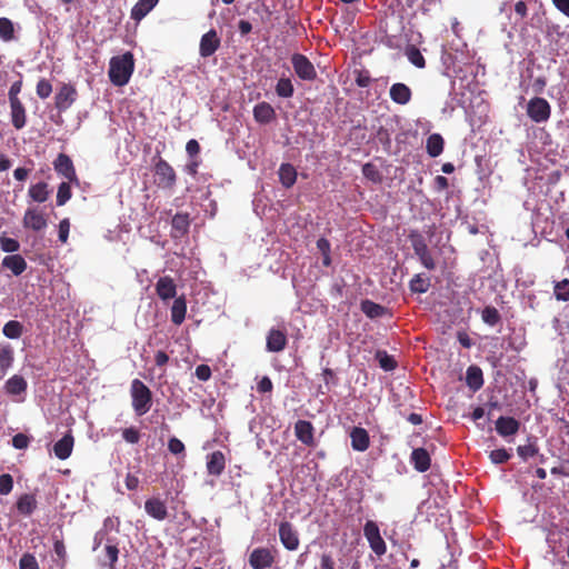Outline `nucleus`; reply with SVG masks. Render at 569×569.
I'll return each instance as SVG.
<instances>
[{"instance_id":"ddd939ff","label":"nucleus","mask_w":569,"mask_h":569,"mask_svg":"<svg viewBox=\"0 0 569 569\" xmlns=\"http://www.w3.org/2000/svg\"><path fill=\"white\" fill-rule=\"evenodd\" d=\"M54 170L68 179L69 182H78L73 162L66 153H60L53 162Z\"/></svg>"},{"instance_id":"2f4dec72","label":"nucleus","mask_w":569,"mask_h":569,"mask_svg":"<svg viewBox=\"0 0 569 569\" xmlns=\"http://www.w3.org/2000/svg\"><path fill=\"white\" fill-rule=\"evenodd\" d=\"M37 499L34 495L24 493L17 500V510L22 516H31L37 509Z\"/></svg>"},{"instance_id":"bb28decb","label":"nucleus","mask_w":569,"mask_h":569,"mask_svg":"<svg viewBox=\"0 0 569 569\" xmlns=\"http://www.w3.org/2000/svg\"><path fill=\"white\" fill-rule=\"evenodd\" d=\"M466 383L473 392L480 390L483 386V373L480 367L470 366L466 372Z\"/></svg>"},{"instance_id":"9b49d317","label":"nucleus","mask_w":569,"mask_h":569,"mask_svg":"<svg viewBox=\"0 0 569 569\" xmlns=\"http://www.w3.org/2000/svg\"><path fill=\"white\" fill-rule=\"evenodd\" d=\"M220 38L214 29H210L200 39L199 53L202 58L212 56L220 47Z\"/></svg>"},{"instance_id":"dca6fc26","label":"nucleus","mask_w":569,"mask_h":569,"mask_svg":"<svg viewBox=\"0 0 569 569\" xmlns=\"http://www.w3.org/2000/svg\"><path fill=\"white\" fill-rule=\"evenodd\" d=\"M189 213L178 212L171 220V237L173 239H181L188 234L190 228Z\"/></svg>"},{"instance_id":"4d7b16f0","label":"nucleus","mask_w":569,"mask_h":569,"mask_svg":"<svg viewBox=\"0 0 569 569\" xmlns=\"http://www.w3.org/2000/svg\"><path fill=\"white\" fill-rule=\"evenodd\" d=\"M122 438L126 442L136 445L140 441L141 435L136 427H129L122 430Z\"/></svg>"},{"instance_id":"6ab92c4d","label":"nucleus","mask_w":569,"mask_h":569,"mask_svg":"<svg viewBox=\"0 0 569 569\" xmlns=\"http://www.w3.org/2000/svg\"><path fill=\"white\" fill-rule=\"evenodd\" d=\"M288 339L284 331L270 329L267 335L266 348L269 352H280L287 346Z\"/></svg>"},{"instance_id":"7ed1b4c3","label":"nucleus","mask_w":569,"mask_h":569,"mask_svg":"<svg viewBox=\"0 0 569 569\" xmlns=\"http://www.w3.org/2000/svg\"><path fill=\"white\" fill-rule=\"evenodd\" d=\"M154 183L163 190H172L177 183V173L173 167L163 158L153 159Z\"/></svg>"},{"instance_id":"de8ad7c7","label":"nucleus","mask_w":569,"mask_h":569,"mask_svg":"<svg viewBox=\"0 0 569 569\" xmlns=\"http://www.w3.org/2000/svg\"><path fill=\"white\" fill-rule=\"evenodd\" d=\"M407 57H408V60L413 64L416 66L417 68H425L426 66V60H425V57L422 56V53L420 52V50L416 47H410L408 50H407Z\"/></svg>"},{"instance_id":"39448f33","label":"nucleus","mask_w":569,"mask_h":569,"mask_svg":"<svg viewBox=\"0 0 569 569\" xmlns=\"http://www.w3.org/2000/svg\"><path fill=\"white\" fill-rule=\"evenodd\" d=\"M527 116L536 123L547 122L551 117L550 103L541 97H535L527 103Z\"/></svg>"},{"instance_id":"2eb2a0df","label":"nucleus","mask_w":569,"mask_h":569,"mask_svg":"<svg viewBox=\"0 0 569 569\" xmlns=\"http://www.w3.org/2000/svg\"><path fill=\"white\" fill-rule=\"evenodd\" d=\"M295 433L299 441L308 447H313L315 442V428L308 420H298L295 425Z\"/></svg>"},{"instance_id":"603ef678","label":"nucleus","mask_w":569,"mask_h":569,"mask_svg":"<svg viewBox=\"0 0 569 569\" xmlns=\"http://www.w3.org/2000/svg\"><path fill=\"white\" fill-rule=\"evenodd\" d=\"M72 193L69 182H61L58 187L57 192V204L63 206L68 200H70Z\"/></svg>"},{"instance_id":"f3484780","label":"nucleus","mask_w":569,"mask_h":569,"mask_svg":"<svg viewBox=\"0 0 569 569\" xmlns=\"http://www.w3.org/2000/svg\"><path fill=\"white\" fill-rule=\"evenodd\" d=\"M252 113L254 121L259 124H269L277 118L276 110L266 101L257 103L253 107Z\"/></svg>"},{"instance_id":"bf43d9fd","label":"nucleus","mask_w":569,"mask_h":569,"mask_svg":"<svg viewBox=\"0 0 569 569\" xmlns=\"http://www.w3.org/2000/svg\"><path fill=\"white\" fill-rule=\"evenodd\" d=\"M13 488V479L11 475L3 473L0 476V495H9Z\"/></svg>"},{"instance_id":"09e8293b","label":"nucleus","mask_w":569,"mask_h":569,"mask_svg":"<svg viewBox=\"0 0 569 569\" xmlns=\"http://www.w3.org/2000/svg\"><path fill=\"white\" fill-rule=\"evenodd\" d=\"M353 76L356 84L360 88H367L372 82L370 72L366 69H356Z\"/></svg>"},{"instance_id":"0eeeda50","label":"nucleus","mask_w":569,"mask_h":569,"mask_svg":"<svg viewBox=\"0 0 569 569\" xmlns=\"http://www.w3.org/2000/svg\"><path fill=\"white\" fill-rule=\"evenodd\" d=\"M291 63L296 74L301 80L313 81L317 78V71L312 62L305 54L293 53Z\"/></svg>"},{"instance_id":"e2e57ef3","label":"nucleus","mask_w":569,"mask_h":569,"mask_svg":"<svg viewBox=\"0 0 569 569\" xmlns=\"http://www.w3.org/2000/svg\"><path fill=\"white\" fill-rule=\"evenodd\" d=\"M30 439L24 433H17L12 437V446L16 449H26L29 446Z\"/></svg>"},{"instance_id":"864d4df0","label":"nucleus","mask_w":569,"mask_h":569,"mask_svg":"<svg viewBox=\"0 0 569 569\" xmlns=\"http://www.w3.org/2000/svg\"><path fill=\"white\" fill-rule=\"evenodd\" d=\"M36 92L39 98L47 99L52 93V84L49 80L42 78L37 83Z\"/></svg>"},{"instance_id":"a19ab883","label":"nucleus","mask_w":569,"mask_h":569,"mask_svg":"<svg viewBox=\"0 0 569 569\" xmlns=\"http://www.w3.org/2000/svg\"><path fill=\"white\" fill-rule=\"evenodd\" d=\"M295 88L289 78H280L276 84V93L281 98H290L293 96Z\"/></svg>"},{"instance_id":"b1692460","label":"nucleus","mask_w":569,"mask_h":569,"mask_svg":"<svg viewBox=\"0 0 569 569\" xmlns=\"http://www.w3.org/2000/svg\"><path fill=\"white\" fill-rule=\"evenodd\" d=\"M410 461L413 468L419 472H426L431 466V458L425 448H416L412 450Z\"/></svg>"},{"instance_id":"f8f14e48","label":"nucleus","mask_w":569,"mask_h":569,"mask_svg":"<svg viewBox=\"0 0 569 569\" xmlns=\"http://www.w3.org/2000/svg\"><path fill=\"white\" fill-rule=\"evenodd\" d=\"M22 224L26 229L41 231L47 227V218L36 208H28L23 214Z\"/></svg>"},{"instance_id":"6e6d98bb","label":"nucleus","mask_w":569,"mask_h":569,"mask_svg":"<svg viewBox=\"0 0 569 569\" xmlns=\"http://www.w3.org/2000/svg\"><path fill=\"white\" fill-rule=\"evenodd\" d=\"M517 452L519 457H521L523 460H527L533 456H537L539 452V448L536 443H528L525 446H519L517 448Z\"/></svg>"},{"instance_id":"79ce46f5","label":"nucleus","mask_w":569,"mask_h":569,"mask_svg":"<svg viewBox=\"0 0 569 569\" xmlns=\"http://www.w3.org/2000/svg\"><path fill=\"white\" fill-rule=\"evenodd\" d=\"M482 321L491 327L498 325L501 320L500 313L497 308L492 306H487L483 308L481 312Z\"/></svg>"},{"instance_id":"052dcab7","label":"nucleus","mask_w":569,"mask_h":569,"mask_svg":"<svg viewBox=\"0 0 569 569\" xmlns=\"http://www.w3.org/2000/svg\"><path fill=\"white\" fill-rule=\"evenodd\" d=\"M168 449L173 455H180L184 452L186 447L180 439L172 437L168 441Z\"/></svg>"},{"instance_id":"e433bc0d","label":"nucleus","mask_w":569,"mask_h":569,"mask_svg":"<svg viewBox=\"0 0 569 569\" xmlns=\"http://www.w3.org/2000/svg\"><path fill=\"white\" fill-rule=\"evenodd\" d=\"M361 311L369 318H379L385 315L386 308L379 303H376L371 300H363L361 302Z\"/></svg>"},{"instance_id":"a18cd8bd","label":"nucleus","mask_w":569,"mask_h":569,"mask_svg":"<svg viewBox=\"0 0 569 569\" xmlns=\"http://www.w3.org/2000/svg\"><path fill=\"white\" fill-rule=\"evenodd\" d=\"M0 249L3 252L14 253L20 249V243L13 238L7 237L4 233L0 236Z\"/></svg>"},{"instance_id":"c756f323","label":"nucleus","mask_w":569,"mask_h":569,"mask_svg":"<svg viewBox=\"0 0 569 569\" xmlns=\"http://www.w3.org/2000/svg\"><path fill=\"white\" fill-rule=\"evenodd\" d=\"M10 109H11V122L12 126L20 130L26 126L27 122V114L26 109L21 101H12L10 102Z\"/></svg>"},{"instance_id":"4468645a","label":"nucleus","mask_w":569,"mask_h":569,"mask_svg":"<svg viewBox=\"0 0 569 569\" xmlns=\"http://www.w3.org/2000/svg\"><path fill=\"white\" fill-rule=\"evenodd\" d=\"M227 459L222 451L216 450L207 455V472L209 476L220 477L226 469Z\"/></svg>"},{"instance_id":"774afa93","label":"nucleus","mask_w":569,"mask_h":569,"mask_svg":"<svg viewBox=\"0 0 569 569\" xmlns=\"http://www.w3.org/2000/svg\"><path fill=\"white\" fill-rule=\"evenodd\" d=\"M553 6L566 17L569 18V0H551Z\"/></svg>"},{"instance_id":"1a4fd4ad","label":"nucleus","mask_w":569,"mask_h":569,"mask_svg":"<svg viewBox=\"0 0 569 569\" xmlns=\"http://www.w3.org/2000/svg\"><path fill=\"white\" fill-rule=\"evenodd\" d=\"M77 97L76 87L70 83H63L54 97V106L60 112H63L73 104Z\"/></svg>"},{"instance_id":"f257e3e1","label":"nucleus","mask_w":569,"mask_h":569,"mask_svg":"<svg viewBox=\"0 0 569 569\" xmlns=\"http://www.w3.org/2000/svg\"><path fill=\"white\" fill-rule=\"evenodd\" d=\"M134 71V58L130 51L110 59L108 76L112 84L126 86Z\"/></svg>"},{"instance_id":"a211bd4d","label":"nucleus","mask_w":569,"mask_h":569,"mask_svg":"<svg viewBox=\"0 0 569 569\" xmlns=\"http://www.w3.org/2000/svg\"><path fill=\"white\" fill-rule=\"evenodd\" d=\"M146 512L158 521H163L168 517L166 502L160 498H149L144 501Z\"/></svg>"},{"instance_id":"3c124183","label":"nucleus","mask_w":569,"mask_h":569,"mask_svg":"<svg viewBox=\"0 0 569 569\" xmlns=\"http://www.w3.org/2000/svg\"><path fill=\"white\" fill-rule=\"evenodd\" d=\"M106 557L108 559V562L104 565L109 567V569H116V563L118 561L119 557V548L117 545L108 543L106 546Z\"/></svg>"},{"instance_id":"20e7f679","label":"nucleus","mask_w":569,"mask_h":569,"mask_svg":"<svg viewBox=\"0 0 569 569\" xmlns=\"http://www.w3.org/2000/svg\"><path fill=\"white\" fill-rule=\"evenodd\" d=\"M409 240L416 256L419 258L421 264L428 270L436 269V262L429 251L426 240L418 231H411L409 233Z\"/></svg>"},{"instance_id":"aec40b11","label":"nucleus","mask_w":569,"mask_h":569,"mask_svg":"<svg viewBox=\"0 0 569 569\" xmlns=\"http://www.w3.org/2000/svg\"><path fill=\"white\" fill-rule=\"evenodd\" d=\"M156 292L163 301L176 298L177 286L174 280L169 276L160 277L156 283Z\"/></svg>"},{"instance_id":"5701e85b","label":"nucleus","mask_w":569,"mask_h":569,"mask_svg":"<svg viewBox=\"0 0 569 569\" xmlns=\"http://www.w3.org/2000/svg\"><path fill=\"white\" fill-rule=\"evenodd\" d=\"M389 96L395 103L407 104L412 98V91L407 84L397 82L390 87Z\"/></svg>"},{"instance_id":"cd10ccee","label":"nucleus","mask_w":569,"mask_h":569,"mask_svg":"<svg viewBox=\"0 0 569 569\" xmlns=\"http://www.w3.org/2000/svg\"><path fill=\"white\" fill-rule=\"evenodd\" d=\"M14 361V351L9 343H0V377H4Z\"/></svg>"},{"instance_id":"4be33fe9","label":"nucleus","mask_w":569,"mask_h":569,"mask_svg":"<svg viewBox=\"0 0 569 569\" xmlns=\"http://www.w3.org/2000/svg\"><path fill=\"white\" fill-rule=\"evenodd\" d=\"M351 447L356 451H366L370 446L368 431L362 427H353L350 432Z\"/></svg>"},{"instance_id":"72a5a7b5","label":"nucleus","mask_w":569,"mask_h":569,"mask_svg":"<svg viewBox=\"0 0 569 569\" xmlns=\"http://www.w3.org/2000/svg\"><path fill=\"white\" fill-rule=\"evenodd\" d=\"M27 381L22 376L14 375L9 378L4 385L6 392L12 396H18L27 390Z\"/></svg>"},{"instance_id":"7c9ffc66","label":"nucleus","mask_w":569,"mask_h":569,"mask_svg":"<svg viewBox=\"0 0 569 569\" xmlns=\"http://www.w3.org/2000/svg\"><path fill=\"white\" fill-rule=\"evenodd\" d=\"M187 313V301L184 296L177 297L171 307V321L176 326H180Z\"/></svg>"},{"instance_id":"680f3d73","label":"nucleus","mask_w":569,"mask_h":569,"mask_svg":"<svg viewBox=\"0 0 569 569\" xmlns=\"http://www.w3.org/2000/svg\"><path fill=\"white\" fill-rule=\"evenodd\" d=\"M69 231H70V221L68 218H64L59 222V240L62 243H66L68 241Z\"/></svg>"},{"instance_id":"423d86ee","label":"nucleus","mask_w":569,"mask_h":569,"mask_svg":"<svg viewBox=\"0 0 569 569\" xmlns=\"http://www.w3.org/2000/svg\"><path fill=\"white\" fill-rule=\"evenodd\" d=\"M363 535H365L371 550L378 557H381L387 552V545L380 535L378 525L375 521L368 520L365 523Z\"/></svg>"},{"instance_id":"37998d69","label":"nucleus","mask_w":569,"mask_h":569,"mask_svg":"<svg viewBox=\"0 0 569 569\" xmlns=\"http://www.w3.org/2000/svg\"><path fill=\"white\" fill-rule=\"evenodd\" d=\"M376 359L379 361L380 368L386 371H392L397 368V361L385 350H378L376 352Z\"/></svg>"},{"instance_id":"f704fd0d","label":"nucleus","mask_w":569,"mask_h":569,"mask_svg":"<svg viewBox=\"0 0 569 569\" xmlns=\"http://www.w3.org/2000/svg\"><path fill=\"white\" fill-rule=\"evenodd\" d=\"M443 146V138L439 133H432L427 138L426 150L427 153L432 158H436L442 153Z\"/></svg>"},{"instance_id":"f03ea898","label":"nucleus","mask_w":569,"mask_h":569,"mask_svg":"<svg viewBox=\"0 0 569 569\" xmlns=\"http://www.w3.org/2000/svg\"><path fill=\"white\" fill-rule=\"evenodd\" d=\"M131 405L137 416L146 415L152 406V392L141 380L133 379L130 386Z\"/></svg>"},{"instance_id":"9d476101","label":"nucleus","mask_w":569,"mask_h":569,"mask_svg":"<svg viewBox=\"0 0 569 569\" xmlns=\"http://www.w3.org/2000/svg\"><path fill=\"white\" fill-rule=\"evenodd\" d=\"M279 539L282 546L289 551L297 550L300 543L298 531L289 521L280 522Z\"/></svg>"},{"instance_id":"c9c22d12","label":"nucleus","mask_w":569,"mask_h":569,"mask_svg":"<svg viewBox=\"0 0 569 569\" xmlns=\"http://www.w3.org/2000/svg\"><path fill=\"white\" fill-rule=\"evenodd\" d=\"M29 197L36 202H44L49 198L48 183L41 181L30 186L28 191Z\"/></svg>"},{"instance_id":"49530a36","label":"nucleus","mask_w":569,"mask_h":569,"mask_svg":"<svg viewBox=\"0 0 569 569\" xmlns=\"http://www.w3.org/2000/svg\"><path fill=\"white\" fill-rule=\"evenodd\" d=\"M53 550L58 557V565L61 569H64L67 565V549L64 542L60 539H54Z\"/></svg>"},{"instance_id":"4c0bfd02","label":"nucleus","mask_w":569,"mask_h":569,"mask_svg":"<svg viewBox=\"0 0 569 569\" xmlns=\"http://www.w3.org/2000/svg\"><path fill=\"white\" fill-rule=\"evenodd\" d=\"M430 288V279L428 277H422L421 274H416L409 282V289L413 293H425Z\"/></svg>"},{"instance_id":"ea45409f","label":"nucleus","mask_w":569,"mask_h":569,"mask_svg":"<svg viewBox=\"0 0 569 569\" xmlns=\"http://www.w3.org/2000/svg\"><path fill=\"white\" fill-rule=\"evenodd\" d=\"M2 332L9 339H18L23 332V326L17 320H10L4 323Z\"/></svg>"},{"instance_id":"412c9836","label":"nucleus","mask_w":569,"mask_h":569,"mask_svg":"<svg viewBox=\"0 0 569 569\" xmlns=\"http://www.w3.org/2000/svg\"><path fill=\"white\" fill-rule=\"evenodd\" d=\"M73 445H74V438H73L71 431H69L60 440H58L54 443L53 452H54L56 457L60 460L68 459L72 453Z\"/></svg>"},{"instance_id":"c85d7f7f","label":"nucleus","mask_w":569,"mask_h":569,"mask_svg":"<svg viewBox=\"0 0 569 569\" xmlns=\"http://www.w3.org/2000/svg\"><path fill=\"white\" fill-rule=\"evenodd\" d=\"M279 181L286 188H291L297 181V170L291 163H281L278 170Z\"/></svg>"},{"instance_id":"473e14b6","label":"nucleus","mask_w":569,"mask_h":569,"mask_svg":"<svg viewBox=\"0 0 569 569\" xmlns=\"http://www.w3.org/2000/svg\"><path fill=\"white\" fill-rule=\"evenodd\" d=\"M159 0H138L131 9V18L136 21L142 20L158 3Z\"/></svg>"},{"instance_id":"0e129e2a","label":"nucleus","mask_w":569,"mask_h":569,"mask_svg":"<svg viewBox=\"0 0 569 569\" xmlns=\"http://www.w3.org/2000/svg\"><path fill=\"white\" fill-rule=\"evenodd\" d=\"M196 377L201 381H208L211 378V369L208 365H199L194 371Z\"/></svg>"},{"instance_id":"338daca9","label":"nucleus","mask_w":569,"mask_h":569,"mask_svg":"<svg viewBox=\"0 0 569 569\" xmlns=\"http://www.w3.org/2000/svg\"><path fill=\"white\" fill-rule=\"evenodd\" d=\"M186 151L191 158L197 157L200 153V144L196 139H191L186 144Z\"/></svg>"},{"instance_id":"8fccbe9b","label":"nucleus","mask_w":569,"mask_h":569,"mask_svg":"<svg viewBox=\"0 0 569 569\" xmlns=\"http://www.w3.org/2000/svg\"><path fill=\"white\" fill-rule=\"evenodd\" d=\"M362 174L372 182H380L382 179L380 171L371 162L362 166Z\"/></svg>"},{"instance_id":"13d9d810","label":"nucleus","mask_w":569,"mask_h":569,"mask_svg":"<svg viewBox=\"0 0 569 569\" xmlns=\"http://www.w3.org/2000/svg\"><path fill=\"white\" fill-rule=\"evenodd\" d=\"M489 457L493 463L500 465L507 462L510 459L511 455L505 448H500L492 450Z\"/></svg>"},{"instance_id":"69168bd1","label":"nucleus","mask_w":569,"mask_h":569,"mask_svg":"<svg viewBox=\"0 0 569 569\" xmlns=\"http://www.w3.org/2000/svg\"><path fill=\"white\" fill-rule=\"evenodd\" d=\"M272 389H273V383L268 376L262 377L257 385V390L260 393L271 392Z\"/></svg>"},{"instance_id":"393cba45","label":"nucleus","mask_w":569,"mask_h":569,"mask_svg":"<svg viewBox=\"0 0 569 569\" xmlns=\"http://www.w3.org/2000/svg\"><path fill=\"white\" fill-rule=\"evenodd\" d=\"M520 423L512 417H499L496 421V430L502 437L516 435Z\"/></svg>"},{"instance_id":"c03bdc74","label":"nucleus","mask_w":569,"mask_h":569,"mask_svg":"<svg viewBox=\"0 0 569 569\" xmlns=\"http://www.w3.org/2000/svg\"><path fill=\"white\" fill-rule=\"evenodd\" d=\"M555 297L558 301H568L569 300V280L563 279L561 281L556 282L553 288Z\"/></svg>"},{"instance_id":"58836bf2","label":"nucleus","mask_w":569,"mask_h":569,"mask_svg":"<svg viewBox=\"0 0 569 569\" xmlns=\"http://www.w3.org/2000/svg\"><path fill=\"white\" fill-rule=\"evenodd\" d=\"M0 39L4 42H9L14 39L13 22L4 17L0 18Z\"/></svg>"},{"instance_id":"a878e982","label":"nucleus","mask_w":569,"mask_h":569,"mask_svg":"<svg viewBox=\"0 0 569 569\" xmlns=\"http://www.w3.org/2000/svg\"><path fill=\"white\" fill-rule=\"evenodd\" d=\"M27 261L21 254H10L2 259V267L9 269L14 276H20L27 269Z\"/></svg>"},{"instance_id":"6e6552de","label":"nucleus","mask_w":569,"mask_h":569,"mask_svg":"<svg viewBox=\"0 0 569 569\" xmlns=\"http://www.w3.org/2000/svg\"><path fill=\"white\" fill-rule=\"evenodd\" d=\"M274 553L276 551L266 547L254 548L249 556V565L252 569H268L274 563Z\"/></svg>"},{"instance_id":"5fc2aeb1","label":"nucleus","mask_w":569,"mask_h":569,"mask_svg":"<svg viewBox=\"0 0 569 569\" xmlns=\"http://www.w3.org/2000/svg\"><path fill=\"white\" fill-rule=\"evenodd\" d=\"M19 569H40L36 557L32 553L26 552L19 560Z\"/></svg>"}]
</instances>
